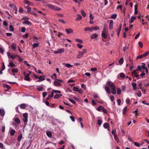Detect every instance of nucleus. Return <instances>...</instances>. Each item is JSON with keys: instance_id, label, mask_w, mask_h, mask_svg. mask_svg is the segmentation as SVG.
Listing matches in <instances>:
<instances>
[{"instance_id": "4", "label": "nucleus", "mask_w": 149, "mask_h": 149, "mask_svg": "<svg viewBox=\"0 0 149 149\" xmlns=\"http://www.w3.org/2000/svg\"><path fill=\"white\" fill-rule=\"evenodd\" d=\"M86 50L85 49H84L82 52H79V54L77 56V58H81L84 55V54L86 53Z\"/></svg>"}, {"instance_id": "52", "label": "nucleus", "mask_w": 149, "mask_h": 149, "mask_svg": "<svg viewBox=\"0 0 149 149\" xmlns=\"http://www.w3.org/2000/svg\"><path fill=\"white\" fill-rule=\"evenodd\" d=\"M102 123V121L101 120H97V123L98 125L100 126Z\"/></svg>"}, {"instance_id": "1", "label": "nucleus", "mask_w": 149, "mask_h": 149, "mask_svg": "<svg viewBox=\"0 0 149 149\" xmlns=\"http://www.w3.org/2000/svg\"><path fill=\"white\" fill-rule=\"evenodd\" d=\"M107 84L112 89V93L113 95L115 94L116 93V87L114 84L111 81H109L107 82Z\"/></svg>"}, {"instance_id": "8", "label": "nucleus", "mask_w": 149, "mask_h": 149, "mask_svg": "<svg viewBox=\"0 0 149 149\" xmlns=\"http://www.w3.org/2000/svg\"><path fill=\"white\" fill-rule=\"evenodd\" d=\"M29 73H27L26 74V75L25 76L24 79V80L27 81H29L30 80V79L29 77V76L30 75V74L31 73V72L30 71H29Z\"/></svg>"}, {"instance_id": "34", "label": "nucleus", "mask_w": 149, "mask_h": 149, "mask_svg": "<svg viewBox=\"0 0 149 149\" xmlns=\"http://www.w3.org/2000/svg\"><path fill=\"white\" fill-rule=\"evenodd\" d=\"M120 77L123 79H124L125 77V74L123 73H121L120 74Z\"/></svg>"}, {"instance_id": "64", "label": "nucleus", "mask_w": 149, "mask_h": 149, "mask_svg": "<svg viewBox=\"0 0 149 149\" xmlns=\"http://www.w3.org/2000/svg\"><path fill=\"white\" fill-rule=\"evenodd\" d=\"M77 47L80 49H81L83 47V46L79 44H77Z\"/></svg>"}, {"instance_id": "47", "label": "nucleus", "mask_w": 149, "mask_h": 149, "mask_svg": "<svg viewBox=\"0 0 149 149\" xmlns=\"http://www.w3.org/2000/svg\"><path fill=\"white\" fill-rule=\"evenodd\" d=\"M149 54V51L146 52V53L143 54V58L146 57Z\"/></svg>"}, {"instance_id": "3", "label": "nucleus", "mask_w": 149, "mask_h": 149, "mask_svg": "<svg viewBox=\"0 0 149 149\" xmlns=\"http://www.w3.org/2000/svg\"><path fill=\"white\" fill-rule=\"evenodd\" d=\"M61 82H63V81L61 79H56L54 81V84L55 86L59 87L61 85Z\"/></svg>"}, {"instance_id": "10", "label": "nucleus", "mask_w": 149, "mask_h": 149, "mask_svg": "<svg viewBox=\"0 0 149 149\" xmlns=\"http://www.w3.org/2000/svg\"><path fill=\"white\" fill-rule=\"evenodd\" d=\"M113 21L112 20L110 21L109 24V28L110 30H111L113 28Z\"/></svg>"}, {"instance_id": "5", "label": "nucleus", "mask_w": 149, "mask_h": 149, "mask_svg": "<svg viewBox=\"0 0 149 149\" xmlns=\"http://www.w3.org/2000/svg\"><path fill=\"white\" fill-rule=\"evenodd\" d=\"M23 120L24 123V124L26 123L28 121V114L27 113H24L23 114Z\"/></svg>"}, {"instance_id": "32", "label": "nucleus", "mask_w": 149, "mask_h": 149, "mask_svg": "<svg viewBox=\"0 0 149 149\" xmlns=\"http://www.w3.org/2000/svg\"><path fill=\"white\" fill-rule=\"evenodd\" d=\"M15 131L14 130H11L10 132V134L11 136H13L14 135L15 133Z\"/></svg>"}, {"instance_id": "40", "label": "nucleus", "mask_w": 149, "mask_h": 149, "mask_svg": "<svg viewBox=\"0 0 149 149\" xmlns=\"http://www.w3.org/2000/svg\"><path fill=\"white\" fill-rule=\"evenodd\" d=\"M116 129H114L113 130H112L111 132L112 134L114 136L116 135Z\"/></svg>"}, {"instance_id": "36", "label": "nucleus", "mask_w": 149, "mask_h": 149, "mask_svg": "<svg viewBox=\"0 0 149 149\" xmlns=\"http://www.w3.org/2000/svg\"><path fill=\"white\" fill-rule=\"evenodd\" d=\"M92 29H93V30H99L100 29V27L99 26H96L95 27H92Z\"/></svg>"}, {"instance_id": "6", "label": "nucleus", "mask_w": 149, "mask_h": 149, "mask_svg": "<svg viewBox=\"0 0 149 149\" xmlns=\"http://www.w3.org/2000/svg\"><path fill=\"white\" fill-rule=\"evenodd\" d=\"M14 120L16 122V123L14 122H13V125L16 126L17 125V124H19L20 123V121L19 119L18 118H15L14 119Z\"/></svg>"}, {"instance_id": "26", "label": "nucleus", "mask_w": 149, "mask_h": 149, "mask_svg": "<svg viewBox=\"0 0 149 149\" xmlns=\"http://www.w3.org/2000/svg\"><path fill=\"white\" fill-rule=\"evenodd\" d=\"M106 33L102 32L101 35L104 38H106L107 37V35L106 34Z\"/></svg>"}, {"instance_id": "56", "label": "nucleus", "mask_w": 149, "mask_h": 149, "mask_svg": "<svg viewBox=\"0 0 149 149\" xmlns=\"http://www.w3.org/2000/svg\"><path fill=\"white\" fill-rule=\"evenodd\" d=\"M24 2H25V3L26 4H27L29 5H32V4H31V3H30V2L28 1L25 0L24 1Z\"/></svg>"}, {"instance_id": "16", "label": "nucleus", "mask_w": 149, "mask_h": 149, "mask_svg": "<svg viewBox=\"0 0 149 149\" xmlns=\"http://www.w3.org/2000/svg\"><path fill=\"white\" fill-rule=\"evenodd\" d=\"M5 111L3 109H0V115L1 116L3 117L5 115Z\"/></svg>"}, {"instance_id": "54", "label": "nucleus", "mask_w": 149, "mask_h": 149, "mask_svg": "<svg viewBox=\"0 0 149 149\" xmlns=\"http://www.w3.org/2000/svg\"><path fill=\"white\" fill-rule=\"evenodd\" d=\"M38 46H39L38 44V43H36L33 44V48H35L38 47Z\"/></svg>"}, {"instance_id": "39", "label": "nucleus", "mask_w": 149, "mask_h": 149, "mask_svg": "<svg viewBox=\"0 0 149 149\" xmlns=\"http://www.w3.org/2000/svg\"><path fill=\"white\" fill-rule=\"evenodd\" d=\"M14 31V29L13 26L12 25H10L9 26V31L13 32Z\"/></svg>"}, {"instance_id": "62", "label": "nucleus", "mask_w": 149, "mask_h": 149, "mask_svg": "<svg viewBox=\"0 0 149 149\" xmlns=\"http://www.w3.org/2000/svg\"><path fill=\"white\" fill-rule=\"evenodd\" d=\"M134 144L135 146L137 147H139L140 146V144L137 142H134Z\"/></svg>"}, {"instance_id": "15", "label": "nucleus", "mask_w": 149, "mask_h": 149, "mask_svg": "<svg viewBox=\"0 0 149 149\" xmlns=\"http://www.w3.org/2000/svg\"><path fill=\"white\" fill-rule=\"evenodd\" d=\"M12 49L16 51V45L13 43L11 46Z\"/></svg>"}, {"instance_id": "28", "label": "nucleus", "mask_w": 149, "mask_h": 149, "mask_svg": "<svg viewBox=\"0 0 149 149\" xmlns=\"http://www.w3.org/2000/svg\"><path fill=\"white\" fill-rule=\"evenodd\" d=\"M22 137V134H20L17 137V141H20L21 140Z\"/></svg>"}, {"instance_id": "19", "label": "nucleus", "mask_w": 149, "mask_h": 149, "mask_svg": "<svg viewBox=\"0 0 149 149\" xmlns=\"http://www.w3.org/2000/svg\"><path fill=\"white\" fill-rule=\"evenodd\" d=\"M84 30L86 31H90L91 32H92L93 31V29H92V27L91 28H89L88 27H86L85 28Z\"/></svg>"}, {"instance_id": "51", "label": "nucleus", "mask_w": 149, "mask_h": 149, "mask_svg": "<svg viewBox=\"0 0 149 149\" xmlns=\"http://www.w3.org/2000/svg\"><path fill=\"white\" fill-rule=\"evenodd\" d=\"M65 65L66 67L68 68H71L72 66V65H71L69 63H66L65 64Z\"/></svg>"}, {"instance_id": "2", "label": "nucleus", "mask_w": 149, "mask_h": 149, "mask_svg": "<svg viewBox=\"0 0 149 149\" xmlns=\"http://www.w3.org/2000/svg\"><path fill=\"white\" fill-rule=\"evenodd\" d=\"M49 8L54 10L56 11H59L61 9L60 8L58 7L57 6L53 5L51 4H49L46 6Z\"/></svg>"}, {"instance_id": "7", "label": "nucleus", "mask_w": 149, "mask_h": 149, "mask_svg": "<svg viewBox=\"0 0 149 149\" xmlns=\"http://www.w3.org/2000/svg\"><path fill=\"white\" fill-rule=\"evenodd\" d=\"M64 49L63 48H61L58 49L56 51H54V53L55 54H58L60 53L61 54L64 52Z\"/></svg>"}, {"instance_id": "60", "label": "nucleus", "mask_w": 149, "mask_h": 149, "mask_svg": "<svg viewBox=\"0 0 149 149\" xmlns=\"http://www.w3.org/2000/svg\"><path fill=\"white\" fill-rule=\"evenodd\" d=\"M138 44H139V47L141 48L143 47V43L141 42V41L139 42Z\"/></svg>"}, {"instance_id": "18", "label": "nucleus", "mask_w": 149, "mask_h": 149, "mask_svg": "<svg viewBox=\"0 0 149 149\" xmlns=\"http://www.w3.org/2000/svg\"><path fill=\"white\" fill-rule=\"evenodd\" d=\"M98 36V35L97 34H93L91 36V39H94Z\"/></svg>"}, {"instance_id": "25", "label": "nucleus", "mask_w": 149, "mask_h": 149, "mask_svg": "<svg viewBox=\"0 0 149 149\" xmlns=\"http://www.w3.org/2000/svg\"><path fill=\"white\" fill-rule=\"evenodd\" d=\"M23 24H26L30 25L31 24V23L29 20H25L23 22Z\"/></svg>"}, {"instance_id": "14", "label": "nucleus", "mask_w": 149, "mask_h": 149, "mask_svg": "<svg viewBox=\"0 0 149 149\" xmlns=\"http://www.w3.org/2000/svg\"><path fill=\"white\" fill-rule=\"evenodd\" d=\"M65 31L68 34H70V33H72L73 32V30L71 29H66Z\"/></svg>"}, {"instance_id": "55", "label": "nucleus", "mask_w": 149, "mask_h": 149, "mask_svg": "<svg viewBox=\"0 0 149 149\" xmlns=\"http://www.w3.org/2000/svg\"><path fill=\"white\" fill-rule=\"evenodd\" d=\"M37 89L38 91H41L43 90V87H39L37 88Z\"/></svg>"}, {"instance_id": "30", "label": "nucleus", "mask_w": 149, "mask_h": 149, "mask_svg": "<svg viewBox=\"0 0 149 149\" xmlns=\"http://www.w3.org/2000/svg\"><path fill=\"white\" fill-rule=\"evenodd\" d=\"M62 95V94H56L55 95L54 97V99H58Z\"/></svg>"}, {"instance_id": "53", "label": "nucleus", "mask_w": 149, "mask_h": 149, "mask_svg": "<svg viewBox=\"0 0 149 149\" xmlns=\"http://www.w3.org/2000/svg\"><path fill=\"white\" fill-rule=\"evenodd\" d=\"M102 110L103 111V112L105 113H107V110L105 109L104 107H103L102 108Z\"/></svg>"}, {"instance_id": "45", "label": "nucleus", "mask_w": 149, "mask_h": 149, "mask_svg": "<svg viewBox=\"0 0 149 149\" xmlns=\"http://www.w3.org/2000/svg\"><path fill=\"white\" fill-rule=\"evenodd\" d=\"M115 140L117 141L118 143L119 142V139L117 135H115L114 136Z\"/></svg>"}, {"instance_id": "24", "label": "nucleus", "mask_w": 149, "mask_h": 149, "mask_svg": "<svg viewBox=\"0 0 149 149\" xmlns=\"http://www.w3.org/2000/svg\"><path fill=\"white\" fill-rule=\"evenodd\" d=\"M16 56H17L19 58H20V57L18 55H15L14 54H12V56H11L10 58L14 59H15V58Z\"/></svg>"}, {"instance_id": "11", "label": "nucleus", "mask_w": 149, "mask_h": 149, "mask_svg": "<svg viewBox=\"0 0 149 149\" xmlns=\"http://www.w3.org/2000/svg\"><path fill=\"white\" fill-rule=\"evenodd\" d=\"M105 89L107 92L109 94H110L111 93L110 88L108 86H106L105 87Z\"/></svg>"}, {"instance_id": "58", "label": "nucleus", "mask_w": 149, "mask_h": 149, "mask_svg": "<svg viewBox=\"0 0 149 149\" xmlns=\"http://www.w3.org/2000/svg\"><path fill=\"white\" fill-rule=\"evenodd\" d=\"M107 28L104 26L102 32L106 33L107 32Z\"/></svg>"}, {"instance_id": "41", "label": "nucleus", "mask_w": 149, "mask_h": 149, "mask_svg": "<svg viewBox=\"0 0 149 149\" xmlns=\"http://www.w3.org/2000/svg\"><path fill=\"white\" fill-rule=\"evenodd\" d=\"M123 58L122 57L119 61V63L121 64H122L123 63Z\"/></svg>"}, {"instance_id": "27", "label": "nucleus", "mask_w": 149, "mask_h": 149, "mask_svg": "<svg viewBox=\"0 0 149 149\" xmlns=\"http://www.w3.org/2000/svg\"><path fill=\"white\" fill-rule=\"evenodd\" d=\"M20 106V108L22 109H24L26 107V104L24 103L21 104Z\"/></svg>"}, {"instance_id": "43", "label": "nucleus", "mask_w": 149, "mask_h": 149, "mask_svg": "<svg viewBox=\"0 0 149 149\" xmlns=\"http://www.w3.org/2000/svg\"><path fill=\"white\" fill-rule=\"evenodd\" d=\"M51 77L53 79H56V78L57 77L56 74L55 73H54L53 74L52 76H51Z\"/></svg>"}, {"instance_id": "48", "label": "nucleus", "mask_w": 149, "mask_h": 149, "mask_svg": "<svg viewBox=\"0 0 149 149\" xmlns=\"http://www.w3.org/2000/svg\"><path fill=\"white\" fill-rule=\"evenodd\" d=\"M89 18L90 20H93L94 19V17L91 14H90Z\"/></svg>"}, {"instance_id": "57", "label": "nucleus", "mask_w": 149, "mask_h": 149, "mask_svg": "<svg viewBox=\"0 0 149 149\" xmlns=\"http://www.w3.org/2000/svg\"><path fill=\"white\" fill-rule=\"evenodd\" d=\"M58 21L59 22H61L63 24H64L65 23V22L63 19H59L58 20Z\"/></svg>"}, {"instance_id": "61", "label": "nucleus", "mask_w": 149, "mask_h": 149, "mask_svg": "<svg viewBox=\"0 0 149 149\" xmlns=\"http://www.w3.org/2000/svg\"><path fill=\"white\" fill-rule=\"evenodd\" d=\"M103 107L102 106H99L97 109V111H100L101 109H102V108Z\"/></svg>"}, {"instance_id": "49", "label": "nucleus", "mask_w": 149, "mask_h": 149, "mask_svg": "<svg viewBox=\"0 0 149 149\" xmlns=\"http://www.w3.org/2000/svg\"><path fill=\"white\" fill-rule=\"evenodd\" d=\"M117 14H113L111 16V18L112 19H115L117 17Z\"/></svg>"}, {"instance_id": "46", "label": "nucleus", "mask_w": 149, "mask_h": 149, "mask_svg": "<svg viewBox=\"0 0 149 149\" xmlns=\"http://www.w3.org/2000/svg\"><path fill=\"white\" fill-rule=\"evenodd\" d=\"M69 100L70 102H72L74 104H75L76 103V102H75V101L72 99L69 98Z\"/></svg>"}, {"instance_id": "13", "label": "nucleus", "mask_w": 149, "mask_h": 149, "mask_svg": "<svg viewBox=\"0 0 149 149\" xmlns=\"http://www.w3.org/2000/svg\"><path fill=\"white\" fill-rule=\"evenodd\" d=\"M45 76H41L39 77V79L37 81V82H40L44 80L45 79V78H44Z\"/></svg>"}, {"instance_id": "17", "label": "nucleus", "mask_w": 149, "mask_h": 149, "mask_svg": "<svg viewBox=\"0 0 149 149\" xmlns=\"http://www.w3.org/2000/svg\"><path fill=\"white\" fill-rule=\"evenodd\" d=\"M122 26V24H120L119 26V28L117 30V34L118 36L119 35L120 32L121 30Z\"/></svg>"}, {"instance_id": "29", "label": "nucleus", "mask_w": 149, "mask_h": 149, "mask_svg": "<svg viewBox=\"0 0 149 149\" xmlns=\"http://www.w3.org/2000/svg\"><path fill=\"white\" fill-rule=\"evenodd\" d=\"M77 17L76 19V21L79 20L81 19L82 17L80 15L78 14L77 15Z\"/></svg>"}, {"instance_id": "33", "label": "nucleus", "mask_w": 149, "mask_h": 149, "mask_svg": "<svg viewBox=\"0 0 149 149\" xmlns=\"http://www.w3.org/2000/svg\"><path fill=\"white\" fill-rule=\"evenodd\" d=\"M75 40L77 42H78L80 43H81V44L83 42V41L82 40H81L80 39H78V38L75 39Z\"/></svg>"}, {"instance_id": "59", "label": "nucleus", "mask_w": 149, "mask_h": 149, "mask_svg": "<svg viewBox=\"0 0 149 149\" xmlns=\"http://www.w3.org/2000/svg\"><path fill=\"white\" fill-rule=\"evenodd\" d=\"M25 8L26 9H27V12H30V10L31 9V8H29L28 6H27Z\"/></svg>"}, {"instance_id": "38", "label": "nucleus", "mask_w": 149, "mask_h": 149, "mask_svg": "<svg viewBox=\"0 0 149 149\" xmlns=\"http://www.w3.org/2000/svg\"><path fill=\"white\" fill-rule=\"evenodd\" d=\"M81 13L84 17H85L86 16V14L85 13L83 10H81Z\"/></svg>"}, {"instance_id": "23", "label": "nucleus", "mask_w": 149, "mask_h": 149, "mask_svg": "<svg viewBox=\"0 0 149 149\" xmlns=\"http://www.w3.org/2000/svg\"><path fill=\"white\" fill-rule=\"evenodd\" d=\"M3 86L5 88H7L8 90H10L11 88V87L9 85L6 84H3Z\"/></svg>"}, {"instance_id": "12", "label": "nucleus", "mask_w": 149, "mask_h": 149, "mask_svg": "<svg viewBox=\"0 0 149 149\" xmlns=\"http://www.w3.org/2000/svg\"><path fill=\"white\" fill-rule=\"evenodd\" d=\"M103 126L105 129H109V125L107 123H104L103 124Z\"/></svg>"}, {"instance_id": "31", "label": "nucleus", "mask_w": 149, "mask_h": 149, "mask_svg": "<svg viewBox=\"0 0 149 149\" xmlns=\"http://www.w3.org/2000/svg\"><path fill=\"white\" fill-rule=\"evenodd\" d=\"M46 133L48 137H51L52 136V134L50 132H47Z\"/></svg>"}, {"instance_id": "20", "label": "nucleus", "mask_w": 149, "mask_h": 149, "mask_svg": "<svg viewBox=\"0 0 149 149\" xmlns=\"http://www.w3.org/2000/svg\"><path fill=\"white\" fill-rule=\"evenodd\" d=\"M136 19V17H133V16H132L131 17L130 20L129 21L130 23H132L133 22L134 20H135Z\"/></svg>"}, {"instance_id": "50", "label": "nucleus", "mask_w": 149, "mask_h": 149, "mask_svg": "<svg viewBox=\"0 0 149 149\" xmlns=\"http://www.w3.org/2000/svg\"><path fill=\"white\" fill-rule=\"evenodd\" d=\"M52 91L54 93H61V92L59 90H54Z\"/></svg>"}, {"instance_id": "44", "label": "nucleus", "mask_w": 149, "mask_h": 149, "mask_svg": "<svg viewBox=\"0 0 149 149\" xmlns=\"http://www.w3.org/2000/svg\"><path fill=\"white\" fill-rule=\"evenodd\" d=\"M73 90L75 91L78 92L79 91V88L76 87H74L72 88Z\"/></svg>"}, {"instance_id": "22", "label": "nucleus", "mask_w": 149, "mask_h": 149, "mask_svg": "<svg viewBox=\"0 0 149 149\" xmlns=\"http://www.w3.org/2000/svg\"><path fill=\"white\" fill-rule=\"evenodd\" d=\"M132 85L133 87V89L134 90H136L137 88L136 87V84L135 83H132Z\"/></svg>"}, {"instance_id": "9", "label": "nucleus", "mask_w": 149, "mask_h": 149, "mask_svg": "<svg viewBox=\"0 0 149 149\" xmlns=\"http://www.w3.org/2000/svg\"><path fill=\"white\" fill-rule=\"evenodd\" d=\"M132 75H133L135 77L137 78V79H139V74L137 73L136 72V71H133L132 72Z\"/></svg>"}, {"instance_id": "37", "label": "nucleus", "mask_w": 149, "mask_h": 149, "mask_svg": "<svg viewBox=\"0 0 149 149\" xmlns=\"http://www.w3.org/2000/svg\"><path fill=\"white\" fill-rule=\"evenodd\" d=\"M121 90L120 88H117V93L118 95H119L121 93Z\"/></svg>"}, {"instance_id": "63", "label": "nucleus", "mask_w": 149, "mask_h": 149, "mask_svg": "<svg viewBox=\"0 0 149 149\" xmlns=\"http://www.w3.org/2000/svg\"><path fill=\"white\" fill-rule=\"evenodd\" d=\"M137 67L139 70L141 72L142 71V68L141 66V65H139L137 66Z\"/></svg>"}, {"instance_id": "42", "label": "nucleus", "mask_w": 149, "mask_h": 149, "mask_svg": "<svg viewBox=\"0 0 149 149\" xmlns=\"http://www.w3.org/2000/svg\"><path fill=\"white\" fill-rule=\"evenodd\" d=\"M127 109V107H125L123 109V115L125 114V113Z\"/></svg>"}, {"instance_id": "35", "label": "nucleus", "mask_w": 149, "mask_h": 149, "mask_svg": "<svg viewBox=\"0 0 149 149\" xmlns=\"http://www.w3.org/2000/svg\"><path fill=\"white\" fill-rule=\"evenodd\" d=\"M18 71V69L17 68H13L11 70L12 72L13 73H17Z\"/></svg>"}, {"instance_id": "21", "label": "nucleus", "mask_w": 149, "mask_h": 149, "mask_svg": "<svg viewBox=\"0 0 149 149\" xmlns=\"http://www.w3.org/2000/svg\"><path fill=\"white\" fill-rule=\"evenodd\" d=\"M9 65H8V67H10L11 68H13L15 67V65L13 63L10 62L9 63Z\"/></svg>"}]
</instances>
